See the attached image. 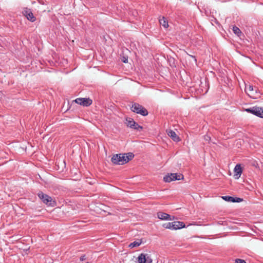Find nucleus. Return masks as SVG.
Instances as JSON below:
<instances>
[{
	"mask_svg": "<svg viewBox=\"0 0 263 263\" xmlns=\"http://www.w3.org/2000/svg\"><path fill=\"white\" fill-rule=\"evenodd\" d=\"M130 108L133 112L143 116H146L148 114L147 110L138 103L133 102Z\"/></svg>",
	"mask_w": 263,
	"mask_h": 263,
	"instance_id": "1",
	"label": "nucleus"
},
{
	"mask_svg": "<svg viewBox=\"0 0 263 263\" xmlns=\"http://www.w3.org/2000/svg\"><path fill=\"white\" fill-rule=\"evenodd\" d=\"M37 196L42 201L48 206L53 207L56 205V202L49 195L44 194L40 191L38 193Z\"/></svg>",
	"mask_w": 263,
	"mask_h": 263,
	"instance_id": "2",
	"label": "nucleus"
},
{
	"mask_svg": "<svg viewBox=\"0 0 263 263\" xmlns=\"http://www.w3.org/2000/svg\"><path fill=\"white\" fill-rule=\"evenodd\" d=\"M185 227V224L181 221H174L172 222L165 223L163 224V228L173 230L180 229Z\"/></svg>",
	"mask_w": 263,
	"mask_h": 263,
	"instance_id": "3",
	"label": "nucleus"
},
{
	"mask_svg": "<svg viewBox=\"0 0 263 263\" xmlns=\"http://www.w3.org/2000/svg\"><path fill=\"white\" fill-rule=\"evenodd\" d=\"M125 154H119L113 155L111 159L112 163L116 165H123L126 163Z\"/></svg>",
	"mask_w": 263,
	"mask_h": 263,
	"instance_id": "4",
	"label": "nucleus"
},
{
	"mask_svg": "<svg viewBox=\"0 0 263 263\" xmlns=\"http://www.w3.org/2000/svg\"><path fill=\"white\" fill-rule=\"evenodd\" d=\"M183 178V176L180 174L171 173L168 174L163 177V180L165 182H170L172 181L180 180Z\"/></svg>",
	"mask_w": 263,
	"mask_h": 263,
	"instance_id": "5",
	"label": "nucleus"
},
{
	"mask_svg": "<svg viewBox=\"0 0 263 263\" xmlns=\"http://www.w3.org/2000/svg\"><path fill=\"white\" fill-rule=\"evenodd\" d=\"M248 112L260 118H263V108L259 107H252L246 109Z\"/></svg>",
	"mask_w": 263,
	"mask_h": 263,
	"instance_id": "6",
	"label": "nucleus"
},
{
	"mask_svg": "<svg viewBox=\"0 0 263 263\" xmlns=\"http://www.w3.org/2000/svg\"><path fill=\"white\" fill-rule=\"evenodd\" d=\"M126 125L133 129L140 130L142 129V127L136 122L133 119L131 118H127L126 119Z\"/></svg>",
	"mask_w": 263,
	"mask_h": 263,
	"instance_id": "7",
	"label": "nucleus"
},
{
	"mask_svg": "<svg viewBox=\"0 0 263 263\" xmlns=\"http://www.w3.org/2000/svg\"><path fill=\"white\" fill-rule=\"evenodd\" d=\"M74 102L83 106H89L92 103V101L90 98H79L74 100Z\"/></svg>",
	"mask_w": 263,
	"mask_h": 263,
	"instance_id": "8",
	"label": "nucleus"
},
{
	"mask_svg": "<svg viewBox=\"0 0 263 263\" xmlns=\"http://www.w3.org/2000/svg\"><path fill=\"white\" fill-rule=\"evenodd\" d=\"M23 14L29 21L31 22L35 21L36 18L34 16L31 9L27 8H25L23 11Z\"/></svg>",
	"mask_w": 263,
	"mask_h": 263,
	"instance_id": "9",
	"label": "nucleus"
},
{
	"mask_svg": "<svg viewBox=\"0 0 263 263\" xmlns=\"http://www.w3.org/2000/svg\"><path fill=\"white\" fill-rule=\"evenodd\" d=\"M152 259L147 254L141 253L138 257V261L139 263H152Z\"/></svg>",
	"mask_w": 263,
	"mask_h": 263,
	"instance_id": "10",
	"label": "nucleus"
},
{
	"mask_svg": "<svg viewBox=\"0 0 263 263\" xmlns=\"http://www.w3.org/2000/svg\"><path fill=\"white\" fill-rule=\"evenodd\" d=\"M157 217L163 220H173L175 219V217L173 216L172 218H171V216L170 215L163 212H159L157 214Z\"/></svg>",
	"mask_w": 263,
	"mask_h": 263,
	"instance_id": "11",
	"label": "nucleus"
},
{
	"mask_svg": "<svg viewBox=\"0 0 263 263\" xmlns=\"http://www.w3.org/2000/svg\"><path fill=\"white\" fill-rule=\"evenodd\" d=\"M222 198L226 201L232 202H240L243 200L242 198L230 196H222Z\"/></svg>",
	"mask_w": 263,
	"mask_h": 263,
	"instance_id": "12",
	"label": "nucleus"
},
{
	"mask_svg": "<svg viewBox=\"0 0 263 263\" xmlns=\"http://www.w3.org/2000/svg\"><path fill=\"white\" fill-rule=\"evenodd\" d=\"M167 135L170 137L174 141L178 142L180 140L179 136L176 134V133L172 130H170L167 132Z\"/></svg>",
	"mask_w": 263,
	"mask_h": 263,
	"instance_id": "13",
	"label": "nucleus"
},
{
	"mask_svg": "<svg viewBox=\"0 0 263 263\" xmlns=\"http://www.w3.org/2000/svg\"><path fill=\"white\" fill-rule=\"evenodd\" d=\"M234 171L235 173V176H237L236 178H238L239 177H240L242 172L241 165L240 164H237L235 166Z\"/></svg>",
	"mask_w": 263,
	"mask_h": 263,
	"instance_id": "14",
	"label": "nucleus"
},
{
	"mask_svg": "<svg viewBox=\"0 0 263 263\" xmlns=\"http://www.w3.org/2000/svg\"><path fill=\"white\" fill-rule=\"evenodd\" d=\"M142 241L141 239L138 240L137 241H135L133 242L130 243L128 247L130 248L137 247L139 246L142 243Z\"/></svg>",
	"mask_w": 263,
	"mask_h": 263,
	"instance_id": "15",
	"label": "nucleus"
},
{
	"mask_svg": "<svg viewBox=\"0 0 263 263\" xmlns=\"http://www.w3.org/2000/svg\"><path fill=\"white\" fill-rule=\"evenodd\" d=\"M159 23L165 28H167L168 27V22L164 17L159 20Z\"/></svg>",
	"mask_w": 263,
	"mask_h": 263,
	"instance_id": "16",
	"label": "nucleus"
},
{
	"mask_svg": "<svg viewBox=\"0 0 263 263\" xmlns=\"http://www.w3.org/2000/svg\"><path fill=\"white\" fill-rule=\"evenodd\" d=\"M134 157V155L132 153L125 154V159L126 163H127L129 160H132Z\"/></svg>",
	"mask_w": 263,
	"mask_h": 263,
	"instance_id": "17",
	"label": "nucleus"
},
{
	"mask_svg": "<svg viewBox=\"0 0 263 263\" xmlns=\"http://www.w3.org/2000/svg\"><path fill=\"white\" fill-rule=\"evenodd\" d=\"M232 29H233L234 33L235 34L237 35L238 36H239L241 34V30L237 26H233Z\"/></svg>",
	"mask_w": 263,
	"mask_h": 263,
	"instance_id": "18",
	"label": "nucleus"
},
{
	"mask_svg": "<svg viewBox=\"0 0 263 263\" xmlns=\"http://www.w3.org/2000/svg\"><path fill=\"white\" fill-rule=\"evenodd\" d=\"M246 91L248 94V95L250 96L251 94L249 93L252 92L253 91V86L252 85H249L247 88H246Z\"/></svg>",
	"mask_w": 263,
	"mask_h": 263,
	"instance_id": "19",
	"label": "nucleus"
},
{
	"mask_svg": "<svg viewBox=\"0 0 263 263\" xmlns=\"http://www.w3.org/2000/svg\"><path fill=\"white\" fill-rule=\"evenodd\" d=\"M234 263H247L246 261L242 259L237 258L235 260Z\"/></svg>",
	"mask_w": 263,
	"mask_h": 263,
	"instance_id": "20",
	"label": "nucleus"
},
{
	"mask_svg": "<svg viewBox=\"0 0 263 263\" xmlns=\"http://www.w3.org/2000/svg\"><path fill=\"white\" fill-rule=\"evenodd\" d=\"M85 259H86L85 255H83L81 256L80 258V259L81 261H83V260H85Z\"/></svg>",
	"mask_w": 263,
	"mask_h": 263,
	"instance_id": "21",
	"label": "nucleus"
},
{
	"mask_svg": "<svg viewBox=\"0 0 263 263\" xmlns=\"http://www.w3.org/2000/svg\"><path fill=\"white\" fill-rule=\"evenodd\" d=\"M123 62L124 63H127V59L124 58V59L123 60Z\"/></svg>",
	"mask_w": 263,
	"mask_h": 263,
	"instance_id": "22",
	"label": "nucleus"
},
{
	"mask_svg": "<svg viewBox=\"0 0 263 263\" xmlns=\"http://www.w3.org/2000/svg\"><path fill=\"white\" fill-rule=\"evenodd\" d=\"M191 57L192 58L194 59L195 61H196V58H195V56L191 55Z\"/></svg>",
	"mask_w": 263,
	"mask_h": 263,
	"instance_id": "23",
	"label": "nucleus"
},
{
	"mask_svg": "<svg viewBox=\"0 0 263 263\" xmlns=\"http://www.w3.org/2000/svg\"><path fill=\"white\" fill-rule=\"evenodd\" d=\"M208 138H209V137H208V138H205V140H208Z\"/></svg>",
	"mask_w": 263,
	"mask_h": 263,
	"instance_id": "24",
	"label": "nucleus"
},
{
	"mask_svg": "<svg viewBox=\"0 0 263 263\" xmlns=\"http://www.w3.org/2000/svg\"><path fill=\"white\" fill-rule=\"evenodd\" d=\"M208 138H209V137H208V138H205V140H208Z\"/></svg>",
	"mask_w": 263,
	"mask_h": 263,
	"instance_id": "25",
	"label": "nucleus"
},
{
	"mask_svg": "<svg viewBox=\"0 0 263 263\" xmlns=\"http://www.w3.org/2000/svg\"><path fill=\"white\" fill-rule=\"evenodd\" d=\"M208 138H209V137H208V138H205V140H208Z\"/></svg>",
	"mask_w": 263,
	"mask_h": 263,
	"instance_id": "26",
	"label": "nucleus"
},
{
	"mask_svg": "<svg viewBox=\"0 0 263 263\" xmlns=\"http://www.w3.org/2000/svg\"><path fill=\"white\" fill-rule=\"evenodd\" d=\"M86 263H89V262H86Z\"/></svg>",
	"mask_w": 263,
	"mask_h": 263,
	"instance_id": "27",
	"label": "nucleus"
}]
</instances>
